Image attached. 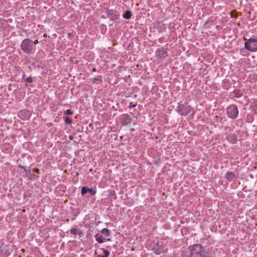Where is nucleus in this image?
<instances>
[{"instance_id":"1","label":"nucleus","mask_w":257,"mask_h":257,"mask_svg":"<svg viewBox=\"0 0 257 257\" xmlns=\"http://www.w3.org/2000/svg\"><path fill=\"white\" fill-rule=\"evenodd\" d=\"M190 255L186 257H192L195 255H200V257H208L204 250L203 247L199 244H194L188 248Z\"/></svg>"},{"instance_id":"2","label":"nucleus","mask_w":257,"mask_h":257,"mask_svg":"<svg viewBox=\"0 0 257 257\" xmlns=\"http://www.w3.org/2000/svg\"><path fill=\"white\" fill-rule=\"evenodd\" d=\"M22 51L27 54H33L35 51V48L33 46V41L30 39H24L21 45Z\"/></svg>"},{"instance_id":"3","label":"nucleus","mask_w":257,"mask_h":257,"mask_svg":"<svg viewBox=\"0 0 257 257\" xmlns=\"http://www.w3.org/2000/svg\"><path fill=\"white\" fill-rule=\"evenodd\" d=\"M244 48L250 52L257 51V37L253 36L252 38L249 39L244 43Z\"/></svg>"},{"instance_id":"4","label":"nucleus","mask_w":257,"mask_h":257,"mask_svg":"<svg viewBox=\"0 0 257 257\" xmlns=\"http://www.w3.org/2000/svg\"><path fill=\"white\" fill-rule=\"evenodd\" d=\"M192 109L190 105L178 103L177 108L178 112L181 115H186L191 112Z\"/></svg>"},{"instance_id":"5","label":"nucleus","mask_w":257,"mask_h":257,"mask_svg":"<svg viewBox=\"0 0 257 257\" xmlns=\"http://www.w3.org/2000/svg\"><path fill=\"white\" fill-rule=\"evenodd\" d=\"M227 116L232 119H234L237 117L238 114V108L236 105L231 104L227 108Z\"/></svg>"},{"instance_id":"6","label":"nucleus","mask_w":257,"mask_h":257,"mask_svg":"<svg viewBox=\"0 0 257 257\" xmlns=\"http://www.w3.org/2000/svg\"><path fill=\"white\" fill-rule=\"evenodd\" d=\"M106 12L107 17L110 19V20L114 21L118 19L119 17V14L118 12L115 10H109L108 9H106Z\"/></svg>"},{"instance_id":"7","label":"nucleus","mask_w":257,"mask_h":257,"mask_svg":"<svg viewBox=\"0 0 257 257\" xmlns=\"http://www.w3.org/2000/svg\"><path fill=\"white\" fill-rule=\"evenodd\" d=\"M17 172H19L20 176L24 177L25 176H28L31 175V170L29 167H25L21 165L18 166Z\"/></svg>"},{"instance_id":"8","label":"nucleus","mask_w":257,"mask_h":257,"mask_svg":"<svg viewBox=\"0 0 257 257\" xmlns=\"http://www.w3.org/2000/svg\"><path fill=\"white\" fill-rule=\"evenodd\" d=\"M119 119L122 125H126L132 121V118L128 114H122L119 116Z\"/></svg>"},{"instance_id":"9","label":"nucleus","mask_w":257,"mask_h":257,"mask_svg":"<svg viewBox=\"0 0 257 257\" xmlns=\"http://www.w3.org/2000/svg\"><path fill=\"white\" fill-rule=\"evenodd\" d=\"M18 116L23 120H27L30 118L31 112L27 109L22 110L18 112Z\"/></svg>"},{"instance_id":"10","label":"nucleus","mask_w":257,"mask_h":257,"mask_svg":"<svg viewBox=\"0 0 257 257\" xmlns=\"http://www.w3.org/2000/svg\"><path fill=\"white\" fill-rule=\"evenodd\" d=\"M157 56L160 58H164L167 56V52L164 51L163 48L159 49L156 51Z\"/></svg>"},{"instance_id":"11","label":"nucleus","mask_w":257,"mask_h":257,"mask_svg":"<svg viewBox=\"0 0 257 257\" xmlns=\"http://www.w3.org/2000/svg\"><path fill=\"white\" fill-rule=\"evenodd\" d=\"M228 140L231 141L233 144L236 143L237 141V138L234 134L229 135L228 137Z\"/></svg>"},{"instance_id":"12","label":"nucleus","mask_w":257,"mask_h":257,"mask_svg":"<svg viewBox=\"0 0 257 257\" xmlns=\"http://www.w3.org/2000/svg\"><path fill=\"white\" fill-rule=\"evenodd\" d=\"M71 233L74 235H80L82 233V231L81 230L76 228H73L71 230Z\"/></svg>"},{"instance_id":"13","label":"nucleus","mask_w":257,"mask_h":257,"mask_svg":"<svg viewBox=\"0 0 257 257\" xmlns=\"http://www.w3.org/2000/svg\"><path fill=\"white\" fill-rule=\"evenodd\" d=\"M96 240L99 243H103L104 242V239L103 236L96 235L95 236Z\"/></svg>"},{"instance_id":"14","label":"nucleus","mask_w":257,"mask_h":257,"mask_svg":"<svg viewBox=\"0 0 257 257\" xmlns=\"http://www.w3.org/2000/svg\"><path fill=\"white\" fill-rule=\"evenodd\" d=\"M132 17V13L130 11H127L124 13L123 17L126 19H130Z\"/></svg>"},{"instance_id":"15","label":"nucleus","mask_w":257,"mask_h":257,"mask_svg":"<svg viewBox=\"0 0 257 257\" xmlns=\"http://www.w3.org/2000/svg\"><path fill=\"white\" fill-rule=\"evenodd\" d=\"M153 250H154V252L156 254H160L162 253H164L166 252L165 251L163 250L162 249L160 248H154L153 249Z\"/></svg>"},{"instance_id":"16","label":"nucleus","mask_w":257,"mask_h":257,"mask_svg":"<svg viewBox=\"0 0 257 257\" xmlns=\"http://www.w3.org/2000/svg\"><path fill=\"white\" fill-rule=\"evenodd\" d=\"M89 191H92V189H90L89 188H87L85 186H83V187H82V188L81 189V194L84 195L85 194H86L87 193V192H88Z\"/></svg>"},{"instance_id":"17","label":"nucleus","mask_w":257,"mask_h":257,"mask_svg":"<svg viewBox=\"0 0 257 257\" xmlns=\"http://www.w3.org/2000/svg\"><path fill=\"white\" fill-rule=\"evenodd\" d=\"M101 232L102 234L106 236H108L110 235V231L106 228H103Z\"/></svg>"},{"instance_id":"18","label":"nucleus","mask_w":257,"mask_h":257,"mask_svg":"<svg viewBox=\"0 0 257 257\" xmlns=\"http://www.w3.org/2000/svg\"><path fill=\"white\" fill-rule=\"evenodd\" d=\"M103 252H104V254L103 255H99L98 256V257H108V256L109 255V251L106 249H103Z\"/></svg>"},{"instance_id":"19","label":"nucleus","mask_w":257,"mask_h":257,"mask_svg":"<svg viewBox=\"0 0 257 257\" xmlns=\"http://www.w3.org/2000/svg\"><path fill=\"white\" fill-rule=\"evenodd\" d=\"M101 77V76H99V77H97V78H94L93 79V82L94 83H97V81H99L101 83L102 82V80Z\"/></svg>"},{"instance_id":"20","label":"nucleus","mask_w":257,"mask_h":257,"mask_svg":"<svg viewBox=\"0 0 257 257\" xmlns=\"http://www.w3.org/2000/svg\"><path fill=\"white\" fill-rule=\"evenodd\" d=\"M64 119L65 122L67 124H71L72 122V119L68 116H65Z\"/></svg>"},{"instance_id":"21","label":"nucleus","mask_w":257,"mask_h":257,"mask_svg":"<svg viewBox=\"0 0 257 257\" xmlns=\"http://www.w3.org/2000/svg\"><path fill=\"white\" fill-rule=\"evenodd\" d=\"M182 256L183 257H186V256L188 255H190V253H189V251L188 250V251H184L182 252Z\"/></svg>"},{"instance_id":"22","label":"nucleus","mask_w":257,"mask_h":257,"mask_svg":"<svg viewBox=\"0 0 257 257\" xmlns=\"http://www.w3.org/2000/svg\"><path fill=\"white\" fill-rule=\"evenodd\" d=\"M25 81L27 83H31L33 81V79L32 77H29L25 79Z\"/></svg>"},{"instance_id":"23","label":"nucleus","mask_w":257,"mask_h":257,"mask_svg":"<svg viewBox=\"0 0 257 257\" xmlns=\"http://www.w3.org/2000/svg\"><path fill=\"white\" fill-rule=\"evenodd\" d=\"M65 113L66 114L71 115L73 114V111L71 109H67Z\"/></svg>"},{"instance_id":"24","label":"nucleus","mask_w":257,"mask_h":257,"mask_svg":"<svg viewBox=\"0 0 257 257\" xmlns=\"http://www.w3.org/2000/svg\"><path fill=\"white\" fill-rule=\"evenodd\" d=\"M4 22H5V20L0 18V28L3 26Z\"/></svg>"},{"instance_id":"25","label":"nucleus","mask_w":257,"mask_h":257,"mask_svg":"<svg viewBox=\"0 0 257 257\" xmlns=\"http://www.w3.org/2000/svg\"><path fill=\"white\" fill-rule=\"evenodd\" d=\"M137 106V103L134 104L133 102H131L130 103L129 108H131L132 107H135Z\"/></svg>"},{"instance_id":"26","label":"nucleus","mask_w":257,"mask_h":257,"mask_svg":"<svg viewBox=\"0 0 257 257\" xmlns=\"http://www.w3.org/2000/svg\"><path fill=\"white\" fill-rule=\"evenodd\" d=\"M232 173L231 172H228L226 174V177H229L230 175H232Z\"/></svg>"},{"instance_id":"27","label":"nucleus","mask_w":257,"mask_h":257,"mask_svg":"<svg viewBox=\"0 0 257 257\" xmlns=\"http://www.w3.org/2000/svg\"><path fill=\"white\" fill-rule=\"evenodd\" d=\"M38 43H39L38 40H37L35 41L34 42H33V46L34 45L37 44Z\"/></svg>"},{"instance_id":"28","label":"nucleus","mask_w":257,"mask_h":257,"mask_svg":"<svg viewBox=\"0 0 257 257\" xmlns=\"http://www.w3.org/2000/svg\"><path fill=\"white\" fill-rule=\"evenodd\" d=\"M89 192H90L92 195H94L95 193V192L93 190H92V191H89Z\"/></svg>"},{"instance_id":"29","label":"nucleus","mask_w":257,"mask_h":257,"mask_svg":"<svg viewBox=\"0 0 257 257\" xmlns=\"http://www.w3.org/2000/svg\"><path fill=\"white\" fill-rule=\"evenodd\" d=\"M39 169L38 168H35L34 169V171L36 173H39Z\"/></svg>"},{"instance_id":"30","label":"nucleus","mask_w":257,"mask_h":257,"mask_svg":"<svg viewBox=\"0 0 257 257\" xmlns=\"http://www.w3.org/2000/svg\"><path fill=\"white\" fill-rule=\"evenodd\" d=\"M93 71H96V69H95V68H94L93 69Z\"/></svg>"},{"instance_id":"31","label":"nucleus","mask_w":257,"mask_h":257,"mask_svg":"<svg viewBox=\"0 0 257 257\" xmlns=\"http://www.w3.org/2000/svg\"><path fill=\"white\" fill-rule=\"evenodd\" d=\"M107 240H108V241H110V238H108V239H107Z\"/></svg>"},{"instance_id":"32","label":"nucleus","mask_w":257,"mask_h":257,"mask_svg":"<svg viewBox=\"0 0 257 257\" xmlns=\"http://www.w3.org/2000/svg\"><path fill=\"white\" fill-rule=\"evenodd\" d=\"M16 177H19V175H18V174H17V175H16Z\"/></svg>"}]
</instances>
